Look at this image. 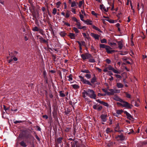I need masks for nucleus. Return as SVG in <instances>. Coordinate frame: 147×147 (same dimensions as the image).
<instances>
[{"label": "nucleus", "mask_w": 147, "mask_h": 147, "mask_svg": "<svg viewBox=\"0 0 147 147\" xmlns=\"http://www.w3.org/2000/svg\"><path fill=\"white\" fill-rule=\"evenodd\" d=\"M87 96L91 98L95 99L96 96L94 91L91 89H88L87 90Z\"/></svg>", "instance_id": "obj_1"}, {"label": "nucleus", "mask_w": 147, "mask_h": 147, "mask_svg": "<svg viewBox=\"0 0 147 147\" xmlns=\"http://www.w3.org/2000/svg\"><path fill=\"white\" fill-rule=\"evenodd\" d=\"M122 102V103L117 102V104L118 105H120L123 107H125L128 109L131 108V107L132 106V105L128 103L127 102L123 101V102Z\"/></svg>", "instance_id": "obj_2"}, {"label": "nucleus", "mask_w": 147, "mask_h": 147, "mask_svg": "<svg viewBox=\"0 0 147 147\" xmlns=\"http://www.w3.org/2000/svg\"><path fill=\"white\" fill-rule=\"evenodd\" d=\"M79 77L80 78V81L84 84H88L89 85L91 86L92 84L90 82L85 79L84 77L81 76H79Z\"/></svg>", "instance_id": "obj_3"}, {"label": "nucleus", "mask_w": 147, "mask_h": 147, "mask_svg": "<svg viewBox=\"0 0 147 147\" xmlns=\"http://www.w3.org/2000/svg\"><path fill=\"white\" fill-rule=\"evenodd\" d=\"M81 57L83 60L86 59H88L91 57V55L89 53H85L84 54H82L81 55Z\"/></svg>", "instance_id": "obj_4"}, {"label": "nucleus", "mask_w": 147, "mask_h": 147, "mask_svg": "<svg viewBox=\"0 0 147 147\" xmlns=\"http://www.w3.org/2000/svg\"><path fill=\"white\" fill-rule=\"evenodd\" d=\"M107 68L109 70L113 71L115 74H120V71L117 69H115L114 68L112 67L111 65H109Z\"/></svg>", "instance_id": "obj_5"}, {"label": "nucleus", "mask_w": 147, "mask_h": 147, "mask_svg": "<svg viewBox=\"0 0 147 147\" xmlns=\"http://www.w3.org/2000/svg\"><path fill=\"white\" fill-rule=\"evenodd\" d=\"M108 3L109 4L111 7V10H113L114 9V0H107Z\"/></svg>", "instance_id": "obj_6"}, {"label": "nucleus", "mask_w": 147, "mask_h": 147, "mask_svg": "<svg viewBox=\"0 0 147 147\" xmlns=\"http://www.w3.org/2000/svg\"><path fill=\"white\" fill-rule=\"evenodd\" d=\"M111 48L109 46H107L106 48V51L108 53H112L115 52V51L114 50H111Z\"/></svg>", "instance_id": "obj_7"}, {"label": "nucleus", "mask_w": 147, "mask_h": 147, "mask_svg": "<svg viewBox=\"0 0 147 147\" xmlns=\"http://www.w3.org/2000/svg\"><path fill=\"white\" fill-rule=\"evenodd\" d=\"M110 92H111L112 95L114 94L115 93H119L120 92L119 90L117 89H110L109 90Z\"/></svg>", "instance_id": "obj_8"}, {"label": "nucleus", "mask_w": 147, "mask_h": 147, "mask_svg": "<svg viewBox=\"0 0 147 147\" xmlns=\"http://www.w3.org/2000/svg\"><path fill=\"white\" fill-rule=\"evenodd\" d=\"M115 138L118 140H123L125 139V137L123 134H121L120 135H118L115 137Z\"/></svg>", "instance_id": "obj_9"}, {"label": "nucleus", "mask_w": 147, "mask_h": 147, "mask_svg": "<svg viewBox=\"0 0 147 147\" xmlns=\"http://www.w3.org/2000/svg\"><path fill=\"white\" fill-rule=\"evenodd\" d=\"M91 36L94 38L95 40H98L100 36L96 34H95L93 33H91L90 34Z\"/></svg>", "instance_id": "obj_10"}, {"label": "nucleus", "mask_w": 147, "mask_h": 147, "mask_svg": "<svg viewBox=\"0 0 147 147\" xmlns=\"http://www.w3.org/2000/svg\"><path fill=\"white\" fill-rule=\"evenodd\" d=\"M100 117L102 121L103 122H105L107 119V115L102 114L101 115Z\"/></svg>", "instance_id": "obj_11"}, {"label": "nucleus", "mask_w": 147, "mask_h": 147, "mask_svg": "<svg viewBox=\"0 0 147 147\" xmlns=\"http://www.w3.org/2000/svg\"><path fill=\"white\" fill-rule=\"evenodd\" d=\"M120 128L119 124L118 123H117V124L116 125V127L115 128V131L116 132H121L122 130H121L119 129Z\"/></svg>", "instance_id": "obj_12"}, {"label": "nucleus", "mask_w": 147, "mask_h": 147, "mask_svg": "<svg viewBox=\"0 0 147 147\" xmlns=\"http://www.w3.org/2000/svg\"><path fill=\"white\" fill-rule=\"evenodd\" d=\"M114 99L116 101H119L120 102H122L123 100L120 99L119 97L117 96H115L113 97Z\"/></svg>", "instance_id": "obj_13"}, {"label": "nucleus", "mask_w": 147, "mask_h": 147, "mask_svg": "<svg viewBox=\"0 0 147 147\" xmlns=\"http://www.w3.org/2000/svg\"><path fill=\"white\" fill-rule=\"evenodd\" d=\"M117 44L118 45L119 48L121 50L122 49L123 46L122 42V41H119L117 42Z\"/></svg>", "instance_id": "obj_14"}, {"label": "nucleus", "mask_w": 147, "mask_h": 147, "mask_svg": "<svg viewBox=\"0 0 147 147\" xmlns=\"http://www.w3.org/2000/svg\"><path fill=\"white\" fill-rule=\"evenodd\" d=\"M75 34L72 33H69L68 34V36L72 39H75Z\"/></svg>", "instance_id": "obj_15"}, {"label": "nucleus", "mask_w": 147, "mask_h": 147, "mask_svg": "<svg viewBox=\"0 0 147 147\" xmlns=\"http://www.w3.org/2000/svg\"><path fill=\"white\" fill-rule=\"evenodd\" d=\"M84 22H85L87 25H92V21L88 19L85 20Z\"/></svg>", "instance_id": "obj_16"}, {"label": "nucleus", "mask_w": 147, "mask_h": 147, "mask_svg": "<svg viewBox=\"0 0 147 147\" xmlns=\"http://www.w3.org/2000/svg\"><path fill=\"white\" fill-rule=\"evenodd\" d=\"M116 86L118 88H123L124 86L121 83L118 82L117 83Z\"/></svg>", "instance_id": "obj_17"}, {"label": "nucleus", "mask_w": 147, "mask_h": 147, "mask_svg": "<svg viewBox=\"0 0 147 147\" xmlns=\"http://www.w3.org/2000/svg\"><path fill=\"white\" fill-rule=\"evenodd\" d=\"M76 25L78 29H81V28L82 26H81V24L80 23L79 21L76 22Z\"/></svg>", "instance_id": "obj_18"}, {"label": "nucleus", "mask_w": 147, "mask_h": 147, "mask_svg": "<svg viewBox=\"0 0 147 147\" xmlns=\"http://www.w3.org/2000/svg\"><path fill=\"white\" fill-rule=\"evenodd\" d=\"M70 12L69 11L67 10L66 12L65 17L66 18H69L70 16Z\"/></svg>", "instance_id": "obj_19"}, {"label": "nucleus", "mask_w": 147, "mask_h": 147, "mask_svg": "<svg viewBox=\"0 0 147 147\" xmlns=\"http://www.w3.org/2000/svg\"><path fill=\"white\" fill-rule=\"evenodd\" d=\"M100 8L102 10H104V11L106 12L110 8V7H107V9H106L105 8V7L103 6V5H100Z\"/></svg>", "instance_id": "obj_20"}, {"label": "nucleus", "mask_w": 147, "mask_h": 147, "mask_svg": "<svg viewBox=\"0 0 147 147\" xmlns=\"http://www.w3.org/2000/svg\"><path fill=\"white\" fill-rule=\"evenodd\" d=\"M100 8L102 10H104V11L106 12L110 8V7H107V9H106L105 8V7L103 6V5H100Z\"/></svg>", "instance_id": "obj_21"}, {"label": "nucleus", "mask_w": 147, "mask_h": 147, "mask_svg": "<svg viewBox=\"0 0 147 147\" xmlns=\"http://www.w3.org/2000/svg\"><path fill=\"white\" fill-rule=\"evenodd\" d=\"M100 8L102 10H104V11L106 12L110 8V7H107V9H106L105 8V7L103 6V5H100Z\"/></svg>", "instance_id": "obj_22"}, {"label": "nucleus", "mask_w": 147, "mask_h": 147, "mask_svg": "<svg viewBox=\"0 0 147 147\" xmlns=\"http://www.w3.org/2000/svg\"><path fill=\"white\" fill-rule=\"evenodd\" d=\"M20 144L21 146L23 147H26L27 146V145L26 144V143L24 141H22L21 142H20Z\"/></svg>", "instance_id": "obj_23"}, {"label": "nucleus", "mask_w": 147, "mask_h": 147, "mask_svg": "<svg viewBox=\"0 0 147 147\" xmlns=\"http://www.w3.org/2000/svg\"><path fill=\"white\" fill-rule=\"evenodd\" d=\"M71 86L73 88L76 90L78 89L79 88V86L76 84L71 85Z\"/></svg>", "instance_id": "obj_24"}, {"label": "nucleus", "mask_w": 147, "mask_h": 147, "mask_svg": "<svg viewBox=\"0 0 147 147\" xmlns=\"http://www.w3.org/2000/svg\"><path fill=\"white\" fill-rule=\"evenodd\" d=\"M73 30L77 35V34L79 32V31L78 30V28L76 27H73Z\"/></svg>", "instance_id": "obj_25"}, {"label": "nucleus", "mask_w": 147, "mask_h": 147, "mask_svg": "<svg viewBox=\"0 0 147 147\" xmlns=\"http://www.w3.org/2000/svg\"><path fill=\"white\" fill-rule=\"evenodd\" d=\"M96 78L95 75H94V77H93L91 79V82L93 84L96 82Z\"/></svg>", "instance_id": "obj_26"}, {"label": "nucleus", "mask_w": 147, "mask_h": 147, "mask_svg": "<svg viewBox=\"0 0 147 147\" xmlns=\"http://www.w3.org/2000/svg\"><path fill=\"white\" fill-rule=\"evenodd\" d=\"M124 113L126 115L128 118L130 119L132 118L131 115L126 111H124Z\"/></svg>", "instance_id": "obj_27"}, {"label": "nucleus", "mask_w": 147, "mask_h": 147, "mask_svg": "<svg viewBox=\"0 0 147 147\" xmlns=\"http://www.w3.org/2000/svg\"><path fill=\"white\" fill-rule=\"evenodd\" d=\"M59 34L62 37L65 36L66 34L64 31H61L60 32Z\"/></svg>", "instance_id": "obj_28"}, {"label": "nucleus", "mask_w": 147, "mask_h": 147, "mask_svg": "<svg viewBox=\"0 0 147 147\" xmlns=\"http://www.w3.org/2000/svg\"><path fill=\"white\" fill-rule=\"evenodd\" d=\"M84 3V0H82L79 2V6L80 8H81L82 5Z\"/></svg>", "instance_id": "obj_29"}, {"label": "nucleus", "mask_w": 147, "mask_h": 147, "mask_svg": "<svg viewBox=\"0 0 147 147\" xmlns=\"http://www.w3.org/2000/svg\"><path fill=\"white\" fill-rule=\"evenodd\" d=\"M134 103H135L134 105L135 106L138 107L139 105L140 101H139V100H138L136 101H135Z\"/></svg>", "instance_id": "obj_30"}, {"label": "nucleus", "mask_w": 147, "mask_h": 147, "mask_svg": "<svg viewBox=\"0 0 147 147\" xmlns=\"http://www.w3.org/2000/svg\"><path fill=\"white\" fill-rule=\"evenodd\" d=\"M63 138L61 137L57 139V142L58 144L61 143L62 142V139Z\"/></svg>", "instance_id": "obj_31"}, {"label": "nucleus", "mask_w": 147, "mask_h": 147, "mask_svg": "<svg viewBox=\"0 0 147 147\" xmlns=\"http://www.w3.org/2000/svg\"><path fill=\"white\" fill-rule=\"evenodd\" d=\"M39 29L37 26H35L33 28L32 30L34 31H38L39 30Z\"/></svg>", "instance_id": "obj_32"}, {"label": "nucleus", "mask_w": 147, "mask_h": 147, "mask_svg": "<svg viewBox=\"0 0 147 147\" xmlns=\"http://www.w3.org/2000/svg\"><path fill=\"white\" fill-rule=\"evenodd\" d=\"M81 71L83 73L90 74V72L88 69H84L81 70Z\"/></svg>", "instance_id": "obj_33"}, {"label": "nucleus", "mask_w": 147, "mask_h": 147, "mask_svg": "<svg viewBox=\"0 0 147 147\" xmlns=\"http://www.w3.org/2000/svg\"><path fill=\"white\" fill-rule=\"evenodd\" d=\"M107 45H106L103 44H100V48H105L106 49V48L107 47Z\"/></svg>", "instance_id": "obj_34"}, {"label": "nucleus", "mask_w": 147, "mask_h": 147, "mask_svg": "<svg viewBox=\"0 0 147 147\" xmlns=\"http://www.w3.org/2000/svg\"><path fill=\"white\" fill-rule=\"evenodd\" d=\"M112 131V130L110 128L108 127L107 128L106 130V133L107 134L111 132Z\"/></svg>", "instance_id": "obj_35"}, {"label": "nucleus", "mask_w": 147, "mask_h": 147, "mask_svg": "<svg viewBox=\"0 0 147 147\" xmlns=\"http://www.w3.org/2000/svg\"><path fill=\"white\" fill-rule=\"evenodd\" d=\"M123 112V111L122 109L116 111V113L118 114H121Z\"/></svg>", "instance_id": "obj_36"}, {"label": "nucleus", "mask_w": 147, "mask_h": 147, "mask_svg": "<svg viewBox=\"0 0 147 147\" xmlns=\"http://www.w3.org/2000/svg\"><path fill=\"white\" fill-rule=\"evenodd\" d=\"M87 91L84 90V92L82 93L83 97L85 98L86 97V95H87Z\"/></svg>", "instance_id": "obj_37"}, {"label": "nucleus", "mask_w": 147, "mask_h": 147, "mask_svg": "<svg viewBox=\"0 0 147 147\" xmlns=\"http://www.w3.org/2000/svg\"><path fill=\"white\" fill-rule=\"evenodd\" d=\"M76 3L75 1H73L71 3V7H72L76 6Z\"/></svg>", "instance_id": "obj_38"}, {"label": "nucleus", "mask_w": 147, "mask_h": 147, "mask_svg": "<svg viewBox=\"0 0 147 147\" xmlns=\"http://www.w3.org/2000/svg\"><path fill=\"white\" fill-rule=\"evenodd\" d=\"M57 12V9L55 8H54L53 9L52 13L53 15H55L56 13Z\"/></svg>", "instance_id": "obj_39"}, {"label": "nucleus", "mask_w": 147, "mask_h": 147, "mask_svg": "<svg viewBox=\"0 0 147 147\" xmlns=\"http://www.w3.org/2000/svg\"><path fill=\"white\" fill-rule=\"evenodd\" d=\"M59 94H60V96L62 97H64L65 96V94L63 93L62 92V91H60L59 92Z\"/></svg>", "instance_id": "obj_40"}, {"label": "nucleus", "mask_w": 147, "mask_h": 147, "mask_svg": "<svg viewBox=\"0 0 147 147\" xmlns=\"http://www.w3.org/2000/svg\"><path fill=\"white\" fill-rule=\"evenodd\" d=\"M106 21L109 22L110 23H113L115 22H115H116V21H115L113 20L110 19V20H106Z\"/></svg>", "instance_id": "obj_41"}, {"label": "nucleus", "mask_w": 147, "mask_h": 147, "mask_svg": "<svg viewBox=\"0 0 147 147\" xmlns=\"http://www.w3.org/2000/svg\"><path fill=\"white\" fill-rule=\"evenodd\" d=\"M85 77L88 79H90L91 78V75L90 74H87L85 75Z\"/></svg>", "instance_id": "obj_42"}, {"label": "nucleus", "mask_w": 147, "mask_h": 147, "mask_svg": "<svg viewBox=\"0 0 147 147\" xmlns=\"http://www.w3.org/2000/svg\"><path fill=\"white\" fill-rule=\"evenodd\" d=\"M92 28L96 30H97L99 32H101V31H100V29L98 28L97 27H96V26H94V25H93L92 26Z\"/></svg>", "instance_id": "obj_43"}, {"label": "nucleus", "mask_w": 147, "mask_h": 147, "mask_svg": "<svg viewBox=\"0 0 147 147\" xmlns=\"http://www.w3.org/2000/svg\"><path fill=\"white\" fill-rule=\"evenodd\" d=\"M69 79L68 80L69 81L72 80H73L72 75V74H70L68 77Z\"/></svg>", "instance_id": "obj_44"}, {"label": "nucleus", "mask_w": 147, "mask_h": 147, "mask_svg": "<svg viewBox=\"0 0 147 147\" xmlns=\"http://www.w3.org/2000/svg\"><path fill=\"white\" fill-rule=\"evenodd\" d=\"M61 4V3L59 1L57 2L56 3V7L57 8H59V6Z\"/></svg>", "instance_id": "obj_45"}, {"label": "nucleus", "mask_w": 147, "mask_h": 147, "mask_svg": "<svg viewBox=\"0 0 147 147\" xmlns=\"http://www.w3.org/2000/svg\"><path fill=\"white\" fill-rule=\"evenodd\" d=\"M107 42V40L105 38H104L101 40V43H106Z\"/></svg>", "instance_id": "obj_46"}, {"label": "nucleus", "mask_w": 147, "mask_h": 147, "mask_svg": "<svg viewBox=\"0 0 147 147\" xmlns=\"http://www.w3.org/2000/svg\"><path fill=\"white\" fill-rule=\"evenodd\" d=\"M80 19L82 21L84 22L85 20H84L83 18H84V16L82 15L81 14H80Z\"/></svg>", "instance_id": "obj_47"}, {"label": "nucleus", "mask_w": 147, "mask_h": 147, "mask_svg": "<svg viewBox=\"0 0 147 147\" xmlns=\"http://www.w3.org/2000/svg\"><path fill=\"white\" fill-rule=\"evenodd\" d=\"M89 61L90 62L94 63L95 61L93 58H91L89 59Z\"/></svg>", "instance_id": "obj_48"}, {"label": "nucleus", "mask_w": 147, "mask_h": 147, "mask_svg": "<svg viewBox=\"0 0 147 147\" xmlns=\"http://www.w3.org/2000/svg\"><path fill=\"white\" fill-rule=\"evenodd\" d=\"M98 105H95L93 106V108L95 109H97L98 107Z\"/></svg>", "instance_id": "obj_49"}, {"label": "nucleus", "mask_w": 147, "mask_h": 147, "mask_svg": "<svg viewBox=\"0 0 147 147\" xmlns=\"http://www.w3.org/2000/svg\"><path fill=\"white\" fill-rule=\"evenodd\" d=\"M114 76L117 78H121L122 77L121 76L118 74H116L114 75Z\"/></svg>", "instance_id": "obj_50"}, {"label": "nucleus", "mask_w": 147, "mask_h": 147, "mask_svg": "<svg viewBox=\"0 0 147 147\" xmlns=\"http://www.w3.org/2000/svg\"><path fill=\"white\" fill-rule=\"evenodd\" d=\"M40 39L41 40V41L43 42H44V43H46L47 42V41L45 40V39H44L43 38L41 37V38H40Z\"/></svg>", "instance_id": "obj_51"}, {"label": "nucleus", "mask_w": 147, "mask_h": 147, "mask_svg": "<svg viewBox=\"0 0 147 147\" xmlns=\"http://www.w3.org/2000/svg\"><path fill=\"white\" fill-rule=\"evenodd\" d=\"M102 108V107L101 106H99V105H98V108L97 110L98 111H100Z\"/></svg>", "instance_id": "obj_52"}, {"label": "nucleus", "mask_w": 147, "mask_h": 147, "mask_svg": "<svg viewBox=\"0 0 147 147\" xmlns=\"http://www.w3.org/2000/svg\"><path fill=\"white\" fill-rule=\"evenodd\" d=\"M63 23H64V24L65 25H66L67 26H70V24H69V23H67V22H65L64 21H63Z\"/></svg>", "instance_id": "obj_53"}, {"label": "nucleus", "mask_w": 147, "mask_h": 147, "mask_svg": "<svg viewBox=\"0 0 147 147\" xmlns=\"http://www.w3.org/2000/svg\"><path fill=\"white\" fill-rule=\"evenodd\" d=\"M91 13L92 15H94L95 16H96L97 15V14L96 13L95 11H91Z\"/></svg>", "instance_id": "obj_54"}, {"label": "nucleus", "mask_w": 147, "mask_h": 147, "mask_svg": "<svg viewBox=\"0 0 147 147\" xmlns=\"http://www.w3.org/2000/svg\"><path fill=\"white\" fill-rule=\"evenodd\" d=\"M107 95H112L111 92H109L108 91H107V92L106 93Z\"/></svg>", "instance_id": "obj_55"}, {"label": "nucleus", "mask_w": 147, "mask_h": 147, "mask_svg": "<svg viewBox=\"0 0 147 147\" xmlns=\"http://www.w3.org/2000/svg\"><path fill=\"white\" fill-rule=\"evenodd\" d=\"M102 104L103 105H104L105 106H106V107H108L109 106V105L107 103H106L104 102Z\"/></svg>", "instance_id": "obj_56"}, {"label": "nucleus", "mask_w": 147, "mask_h": 147, "mask_svg": "<svg viewBox=\"0 0 147 147\" xmlns=\"http://www.w3.org/2000/svg\"><path fill=\"white\" fill-rule=\"evenodd\" d=\"M126 96L129 98H131V96L129 94L126 93Z\"/></svg>", "instance_id": "obj_57"}, {"label": "nucleus", "mask_w": 147, "mask_h": 147, "mask_svg": "<svg viewBox=\"0 0 147 147\" xmlns=\"http://www.w3.org/2000/svg\"><path fill=\"white\" fill-rule=\"evenodd\" d=\"M71 11L73 12L75 14L76 13V11L75 9L74 8H71Z\"/></svg>", "instance_id": "obj_58"}, {"label": "nucleus", "mask_w": 147, "mask_h": 147, "mask_svg": "<svg viewBox=\"0 0 147 147\" xmlns=\"http://www.w3.org/2000/svg\"><path fill=\"white\" fill-rule=\"evenodd\" d=\"M22 122V121H16L14 122V123L15 124H16L17 123H19Z\"/></svg>", "instance_id": "obj_59"}, {"label": "nucleus", "mask_w": 147, "mask_h": 147, "mask_svg": "<svg viewBox=\"0 0 147 147\" xmlns=\"http://www.w3.org/2000/svg\"><path fill=\"white\" fill-rule=\"evenodd\" d=\"M83 36L85 38H87V36L86 33H82Z\"/></svg>", "instance_id": "obj_60"}, {"label": "nucleus", "mask_w": 147, "mask_h": 147, "mask_svg": "<svg viewBox=\"0 0 147 147\" xmlns=\"http://www.w3.org/2000/svg\"><path fill=\"white\" fill-rule=\"evenodd\" d=\"M71 146L72 147H75V144L76 143L75 142H71Z\"/></svg>", "instance_id": "obj_61"}, {"label": "nucleus", "mask_w": 147, "mask_h": 147, "mask_svg": "<svg viewBox=\"0 0 147 147\" xmlns=\"http://www.w3.org/2000/svg\"><path fill=\"white\" fill-rule=\"evenodd\" d=\"M38 31H39L40 33L42 34H43V32L42 30L40 29H39V30Z\"/></svg>", "instance_id": "obj_62"}, {"label": "nucleus", "mask_w": 147, "mask_h": 147, "mask_svg": "<svg viewBox=\"0 0 147 147\" xmlns=\"http://www.w3.org/2000/svg\"><path fill=\"white\" fill-rule=\"evenodd\" d=\"M106 61L108 64L110 63L111 62V60L109 59H107L106 60Z\"/></svg>", "instance_id": "obj_63"}, {"label": "nucleus", "mask_w": 147, "mask_h": 147, "mask_svg": "<svg viewBox=\"0 0 147 147\" xmlns=\"http://www.w3.org/2000/svg\"><path fill=\"white\" fill-rule=\"evenodd\" d=\"M96 69L98 70V71L100 72L102 71V70L98 67H96Z\"/></svg>", "instance_id": "obj_64"}]
</instances>
